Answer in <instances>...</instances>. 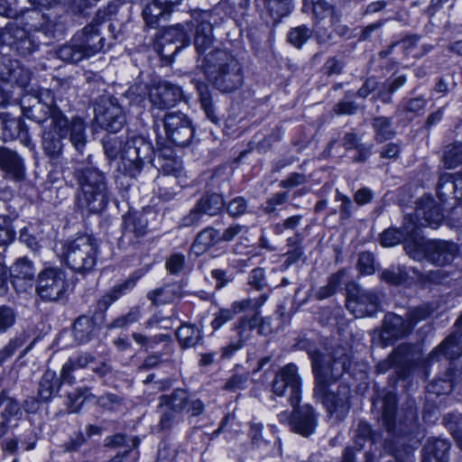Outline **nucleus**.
<instances>
[{
	"label": "nucleus",
	"instance_id": "f257e3e1",
	"mask_svg": "<svg viewBox=\"0 0 462 462\" xmlns=\"http://www.w3.org/2000/svg\"><path fill=\"white\" fill-rule=\"evenodd\" d=\"M314 374L315 398L319 400L330 416L336 415L342 420L350 409V387L339 384L336 392L330 386L338 381L350 366L351 357L347 350L340 346L332 347L327 353L316 349H309Z\"/></svg>",
	"mask_w": 462,
	"mask_h": 462
},
{
	"label": "nucleus",
	"instance_id": "f03ea898",
	"mask_svg": "<svg viewBox=\"0 0 462 462\" xmlns=\"http://www.w3.org/2000/svg\"><path fill=\"white\" fill-rule=\"evenodd\" d=\"M272 391L277 396L290 392L289 402L293 407L291 429L303 437L310 436L316 429L317 420L310 405L299 406L301 392V381L296 365L290 363L277 371L272 383Z\"/></svg>",
	"mask_w": 462,
	"mask_h": 462
},
{
	"label": "nucleus",
	"instance_id": "7ed1b4c3",
	"mask_svg": "<svg viewBox=\"0 0 462 462\" xmlns=\"http://www.w3.org/2000/svg\"><path fill=\"white\" fill-rule=\"evenodd\" d=\"M105 154L115 160L121 154L122 166L125 174L135 178L142 171L145 162H152L154 150L144 137L135 135L125 142L122 136L106 135L103 138Z\"/></svg>",
	"mask_w": 462,
	"mask_h": 462
},
{
	"label": "nucleus",
	"instance_id": "20e7f679",
	"mask_svg": "<svg viewBox=\"0 0 462 462\" xmlns=\"http://www.w3.org/2000/svg\"><path fill=\"white\" fill-rule=\"evenodd\" d=\"M74 176L79 184L76 205L88 213H101L110 200V191L106 174L96 167L76 168Z\"/></svg>",
	"mask_w": 462,
	"mask_h": 462
},
{
	"label": "nucleus",
	"instance_id": "39448f33",
	"mask_svg": "<svg viewBox=\"0 0 462 462\" xmlns=\"http://www.w3.org/2000/svg\"><path fill=\"white\" fill-rule=\"evenodd\" d=\"M216 20V15L210 11L194 10L190 14L189 21L185 24L178 23L169 27L164 33V38L180 42V45L176 47L175 53L190 43L189 32L194 30V46L197 53L202 55L215 43L213 23Z\"/></svg>",
	"mask_w": 462,
	"mask_h": 462
},
{
	"label": "nucleus",
	"instance_id": "423d86ee",
	"mask_svg": "<svg viewBox=\"0 0 462 462\" xmlns=\"http://www.w3.org/2000/svg\"><path fill=\"white\" fill-rule=\"evenodd\" d=\"M201 66L207 79L222 93L234 92L244 83L242 65L222 50L210 51Z\"/></svg>",
	"mask_w": 462,
	"mask_h": 462
},
{
	"label": "nucleus",
	"instance_id": "0eeeda50",
	"mask_svg": "<svg viewBox=\"0 0 462 462\" xmlns=\"http://www.w3.org/2000/svg\"><path fill=\"white\" fill-rule=\"evenodd\" d=\"M103 23L92 22L74 34L72 39L56 50L57 57L70 63H78L103 51L105 37L101 33Z\"/></svg>",
	"mask_w": 462,
	"mask_h": 462
},
{
	"label": "nucleus",
	"instance_id": "6e6552de",
	"mask_svg": "<svg viewBox=\"0 0 462 462\" xmlns=\"http://www.w3.org/2000/svg\"><path fill=\"white\" fill-rule=\"evenodd\" d=\"M58 102L62 99L56 97L50 88H41L34 95H24L21 99L23 115L42 125L48 119L50 125L59 130H63L68 118Z\"/></svg>",
	"mask_w": 462,
	"mask_h": 462
},
{
	"label": "nucleus",
	"instance_id": "1a4fd4ad",
	"mask_svg": "<svg viewBox=\"0 0 462 462\" xmlns=\"http://www.w3.org/2000/svg\"><path fill=\"white\" fill-rule=\"evenodd\" d=\"M99 254L97 240L88 235L68 240L63 245V259L66 265L79 274L91 273Z\"/></svg>",
	"mask_w": 462,
	"mask_h": 462
},
{
	"label": "nucleus",
	"instance_id": "9d476101",
	"mask_svg": "<svg viewBox=\"0 0 462 462\" xmlns=\"http://www.w3.org/2000/svg\"><path fill=\"white\" fill-rule=\"evenodd\" d=\"M458 252L455 243L445 240H428L424 243L409 244L407 254L417 261L427 260L432 264H450Z\"/></svg>",
	"mask_w": 462,
	"mask_h": 462
},
{
	"label": "nucleus",
	"instance_id": "9b49d317",
	"mask_svg": "<svg viewBox=\"0 0 462 462\" xmlns=\"http://www.w3.org/2000/svg\"><path fill=\"white\" fill-rule=\"evenodd\" d=\"M346 309L356 318L373 316L380 310L381 297L374 289H365L355 282H349L346 285Z\"/></svg>",
	"mask_w": 462,
	"mask_h": 462
},
{
	"label": "nucleus",
	"instance_id": "f8f14e48",
	"mask_svg": "<svg viewBox=\"0 0 462 462\" xmlns=\"http://www.w3.org/2000/svg\"><path fill=\"white\" fill-rule=\"evenodd\" d=\"M96 124L114 134L117 133L125 123V116L116 97H103L95 106Z\"/></svg>",
	"mask_w": 462,
	"mask_h": 462
},
{
	"label": "nucleus",
	"instance_id": "ddd939ff",
	"mask_svg": "<svg viewBox=\"0 0 462 462\" xmlns=\"http://www.w3.org/2000/svg\"><path fill=\"white\" fill-rule=\"evenodd\" d=\"M166 138L177 146L188 145L193 138L190 119L180 111L167 112L162 119Z\"/></svg>",
	"mask_w": 462,
	"mask_h": 462
},
{
	"label": "nucleus",
	"instance_id": "4468645a",
	"mask_svg": "<svg viewBox=\"0 0 462 462\" xmlns=\"http://www.w3.org/2000/svg\"><path fill=\"white\" fill-rule=\"evenodd\" d=\"M65 273L59 268H46L39 273L37 293L43 300L61 299L68 289Z\"/></svg>",
	"mask_w": 462,
	"mask_h": 462
},
{
	"label": "nucleus",
	"instance_id": "2eb2a0df",
	"mask_svg": "<svg viewBox=\"0 0 462 462\" xmlns=\"http://www.w3.org/2000/svg\"><path fill=\"white\" fill-rule=\"evenodd\" d=\"M0 42L21 56L30 55L39 47L34 37L16 23H8L5 25L0 32Z\"/></svg>",
	"mask_w": 462,
	"mask_h": 462
},
{
	"label": "nucleus",
	"instance_id": "dca6fc26",
	"mask_svg": "<svg viewBox=\"0 0 462 462\" xmlns=\"http://www.w3.org/2000/svg\"><path fill=\"white\" fill-rule=\"evenodd\" d=\"M394 357L395 370L400 379H405L415 367L421 365L428 374V367L431 363H425L426 359L421 358V354L414 345L402 344L393 351Z\"/></svg>",
	"mask_w": 462,
	"mask_h": 462
},
{
	"label": "nucleus",
	"instance_id": "f3484780",
	"mask_svg": "<svg viewBox=\"0 0 462 462\" xmlns=\"http://www.w3.org/2000/svg\"><path fill=\"white\" fill-rule=\"evenodd\" d=\"M225 207L224 199L217 193L203 195L180 220L181 226H192L200 222L204 215L214 217L218 215Z\"/></svg>",
	"mask_w": 462,
	"mask_h": 462
},
{
	"label": "nucleus",
	"instance_id": "a211bd4d",
	"mask_svg": "<svg viewBox=\"0 0 462 462\" xmlns=\"http://www.w3.org/2000/svg\"><path fill=\"white\" fill-rule=\"evenodd\" d=\"M380 439V435L375 431H373L371 426L367 422L359 421L356 428L354 430V447H348L345 449L342 462H355L354 448L360 450L366 440L369 441L371 445H374L379 442ZM364 456V462H376V455L373 451H365Z\"/></svg>",
	"mask_w": 462,
	"mask_h": 462
},
{
	"label": "nucleus",
	"instance_id": "6ab92c4d",
	"mask_svg": "<svg viewBox=\"0 0 462 462\" xmlns=\"http://www.w3.org/2000/svg\"><path fill=\"white\" fill-rule=\"evenodd\" d=\"M182 97L183 92L180 87L166 80L153 85L149 93L152 107L159 110L176 106Z\"/></svg>",
	"mask_w": 462,
	"mask_h": 462
},
{
	"label": "nucleus",
	"instance_id": "aec40b11",
	"mask_svg": "<svg viewBox=\"0 0 462 462\" xmlns=\"http://www.w3.org/2000/svg\"><path fill=\"white\" fill-rule=\"evenodd\" d=\"M68 127L69 118H66L63 130H59L53 127L52 125H49L42 131V146L43 152L54 164L61 162L64 148L63 139L68 134Z\"/></svg>",
	"mask_w": 462,
	"mask_h": 462
},
{
	"label": "nucleus",
	"instance_id": "412c9836",
	"mask_svg": "<svg viewBox=\"0 0 462 462\" xmlns=\"http://www.w3.org/2000/svg\"><path fill=\"white\" fill-rule=\"evenodd\" d=\"M382 409V422L386 430L397 436L404 435L410 432L415 426L414 419H411L409 423L399 425L395 422L396 413V397L392 392L387 393L379 400Z\"/></svg>",
	"mask_w": 462,
	"mask_h": 462
},
{
	"label": "nucleus",
	"instance_id": "4be33fe9",
	"mask_svg": "<svg viewBox=\"0 0 462 462\" xmlns=\"http://www.w3.org/2000/svg\"><path fill=\"white\" fill-rule=\"evenodd\" d=\"M31 76L30 70L23 67L17 60L0 54V83H14L24 88L29 84Z\"/></svg>",
	"mask_w": 462,
	"mask_h": 462
},
{
	"label": "nucleus",
	"instance_id": "5701e85b",
	"mask_svg": "<svg viewBox=\"0 0 462 462\" xmlns=\"http://www.w3.org/2000/svg\"><path fill=\"white\" fill-rule=\"evenodd\" d=\"M411 331V324L407 323V320H404L402 317L388 312L383 318L379 337L383 346H386L393 345L395 340L409 335Z\"/></svg>",
	"mask_w": 462,
	"mask_h": 462
},
{
	"label": "nucleus",
	"instance_id": "b1692460",
	"mask_svg": "<svg viewBox=\"0 0 462 462\" xmlns=\"http://www.w3.org/2000/svg\"><path fill=\"white\" fill-rule=\"evenodd\" d=\"M22 416L19 401L8 390L3 389L0 392V439L8 432L11 422L20 420Z\"/></svg>",
	"mask_w": 462,
	"mask_h": 462
},
{
	"label": "nucleus",
	"instance_id": "393cba45",
	"mask_svg": "<svg viewBox=\"0 0 462 462\" xmlns=\"http://www.w3.org/2000/svg\"><path fill=\"white\" fill-rule=\"evenodd\" d=\"M0 170L6 178L14 181H21L25 178L23 159L7 147H0Z\"/></svg>",
	"mask_w": 462,
	"mask_h": 462
},
{
	"label": "nucleus",
	"instance_id": "a878e982",
	"mask_svg": "<svg viewBox=\"0 0 462 462\" xmlns=\"http://www.w3.org/2000/svg\"><path fill=\"white\" fill-rule=\"evenodd\" d=\"M181 0H151L142 12L143 18L149 27L159 26L160 21L165 19Z\"/></svg>",
	"mask_w": 462,
	"mask_h": 462
},
{
	"label": "nucleus",
	"instance_id": "bb28decb",
	"mask_svg": "<svg viewBox=\"0 0 462 462\" xmlns=\"http://www.w3.org/2000/svg\"><path fill=\"white\" fill-rule=\"evenodd\" d=\"M148 219L142 212L128 213L124 217L122 225V239L134 244L139 237L147 233Z\"/></svg>",
	"mask_w": 462,
	"mask_h": 462
},
{
	"label": "nucleus",
	"instance_id": "cd10ccee",
	"mask_svg": "<svg viewBox=\"0 0 462 462\" xmlns=\"http://www.w3.org/2000/svg\"><path fill=\"white\" fill-rule=\"evenodd\" d=\"M415 217L422 226L437 228L443 221L444 215L441 208L431 197L423 198L415 209Z\"/></svg>",
	"mask_w": 462,
	"mask_h": 462
},
{
	"label": "nucleus",
	"instance_id": "c85d7f7f",
	"mask_svg": "<svg viewBox=\"0 0 462 462\" xmlns=\"http://www.w3.org/2000/svg\"><path fill=\"white\" fill-rule=\"evenodd\" d=\"M35 275L32 263L26 257L18 259L11 268L13 286L16 291H25L32 286Z\"/></svg>",
	"mask_w": 462,
	"mask_h": 462
},
{
	"label": "nucleus",
	"instance_id": "c756f323",
	"mask_svg": "<svg viewBox=\"0 0 462 462\" xmlns=\"http://www.w3.org/2000/svg\"><path fill=\"white\" fill-rule=\"evenodd\" d=\"M450 443L443 439H430L422 448V462H448Z\"/></svg>",
	"mask_w": 462,
	"mask_h": 462
},
{
	"label": "nucleus",
	"instance_id": "7c9ffc66",
	"mask_svg": "<svg viewBox=\"0 0 462 462\" xmlns=\"http://www.w3.org/2000/svg\"><path fill=\"white\" fill-rule=\"evenodd\" d=\"M256 5L271 18L273 24L289 15L293 9L292 0H256Z\"/></svg>",
	"mask_w": 462,
	"mask_h": 462
},
{
	"label": "nucleus",
	"instance_id": "2f4dec72",
	"mask_svg": "<svg viewBox=\"0 0 462 462\" xmlns=\"http://www.w3.org/2000/svg\"><path fill=\"white\" fill-rule=\"evenodd\" d=\"M96 356L88 352H82L75 357H70L61 368V379L65 383L74 384L76 379L73 375V372L76 369H84L88 365L94 364Z\"/></svg>",
	"mask_w": 462,
	"mask_h": 462
},
{
	"label": "nucleus",
	"instance_id": "473e14b6",
	"mask_svg": "<svg viewBox=\"0 0 462 462\" xmlns=\"http://www.w3.org/2000/svg\"><path fill=\"white\" fill-rule=\"evenodd\" d=\"M263 321V319L261 318L259 312L253 313L251 316L245 315L239 318L233 327V329L237 334V341L245 345V342L251 338L252 333L256 328H259V333H261Z\"/></svg>",
	"mask_w": 462,
	"mask_h": 462
},
{
	"label": "nucleus",
	"instance_id": "72a5a7b5",
	"mask_svg": "<svg viewBox=\"0 0 462 462\" xmlns=\"http://www.w3.org/2000/svg\"><path fill=\"white\" fill-rule=\"evenodd\" d=\"M176 338L183 349L194 347L203 339L202 328L189 322H182L176 329Z\"/></svg>",
	"mask_w": 462,
	"mask_h": 462
},
{
	"label": "nucleus",
	"instance_id": "f704fd0d",
	"mask_svg": "<svg viewBox=\"0 0 462 462\" xmlns=\"http://www.w3.org/2000/svg\"><path fill=\"white\" fill-rule=\"evenodd\" d=\"M62 383L61 375L57 377L54 371L46 370L39 383V400L42 402L51 401L59 393Z\"/></svg>",
	"mask_w": 462,
	"mask_h": 462
},
{
	"label": "nucleus",
	"instance_id": "c9c22d12",
	"mask_svg": "<svg viewBox=\"0 0 462 462\" xmlns=\"http://www.w3.org/2000/svg\"><path fill=\"white\" fill-rule=\"evenodd\" d=\"M158 159V163L164 173L167 176H178L182 171V162L173 155V151L171 148H163L158 150L157 152L154 151V154L152 156V162Z\"/></svg>",
	"mask_w": 462,
	"mask_h": 462
},
{
	"label": "nucleus",
	"instance_id": "e433bc0d",
	"mask_svg": "<svg viewBox=\"0 0 462 462\" xmlns=\"http://www.w3.org/2000/svg\"><path fill=\"white\" fill-rule=\"evenodd\" d=\"M146 297L152 305L160 306L171 303L175 299L183 297V292L180 284H166L150 291Z\"/></svg>",
	"mask_w": 462,
	"mask_h": 462
},
{
	"label": "nucleus",
	"instance_id": "4c0bfd02",
	"mask_svg": "<svg viewBox=\"0 0 462 462\" xmlns=\"http://www.w3.org/2000/svg\"><path fill=\"white\" fill-rule=\"evenodd\" d=\"M462 176L459 171L457 174L443 172L439 174L437 185V195L440 201L444 202L450 196L462 189Z\"/></svg>",
	"mask_w": 462,
	"mask_h": 462
},
{
	"label": "nucleus",
	"instance_id": "58836bf2",
	"mask_svg": "<svg viewBox=\"0 0 462 462\" xmlns=\"http://www.w3.org/2000/svg\"><path fill=\"white\" fill-rule=\"evenodd\" d=\"M461 356L462 346L457 344L456 340H452L446 344L445 339L429 354L425 363L434 364L436 362H439L441 357H444L447 360H455L459 358Z\"/></svg>",
	"mask_w": 462,
	"mask_h": 462
},
{
	"label": "nucleus",
	"instance_id": "ea45409f",
	"mask_svg": "<svg viewBox=\"0 0 462 462\" xmlns=\"http://www.w3.org/2000/svg\"><path fill=\"white\" fill-rule=\"evenodd\" d=\"M218 242H220L218 230L208 226L198 233L191 248L197 255H200Z\"/></svg>",
	"mask_w": 462,
	"mask_h": 462
},
{
	"label": "nucleus",
	"instance_id": "a19ab883",
	"mask_svg": "<svg viewBox=\"0 0 462 462\" xmlns=\"http://www.w3.org/2000/svg\"><path fill=\"white\" fill-rule=\"evenodd\" d=\"M69 132L70 143L82 154L87 143L86 125L84 120L79 116H73L71 120H69L68 133Z\"/></svg>",
	"mask_w": 462,
	"mask_h": 462
},
{
	"label": "nucleus",
	"instance_id": "79ce46f5",
	"mask_svg": "<svg viewBox=\"0 0 462 462\" xmlns=\"http://www.w3.org/2000/svg\"><path fill=\"white\" fill-rule=\"evenodd\" d=\"M73 336L79 344L89 342L96 336V325L91 317L82 315L73 324Z\"/></svg>",
	"mask_w": 462,
	"mask_h": 462
},
{
	"label": "nucleus",
	"instance_id": "37998d69",
	"mask_svg": "<svg viewBox=\"0 0 462 462\" xmlns=\"http://www.w3.org/2000/svg\"><path fill=\"white\" fill-rule=\"evenodd\" d=\"M135 280L129 278L124 282L114 286L109 291L103 295L97 301V309L106 311L109 306L116 301L121 296L127 293L135 286Z\"/></svg>",
	"mask_w": 462,
	"mask_h": 462
},
{
	"label": "nucleus",
	"instance_id": "c03bdc74",
	"mask_svg": "<svg viewBox=\"0 0 462 462\" xmlns=\"http://www.w3.org/2000/svg\"><path fill=\"white\" fill-rule=\"evenodd\" d=\"M420 226V222L418 221V218L415 217V213L413 215L409 214L404 217L402 226L399 229L403 232L404 250L406 253L407 245H409V244L425 242L424 238L419 234Z\"/></svg>",
	"mask_w": 462,
	"mask_h": 462
},
{
	"label": "nucleus",
	"instance_id": "a18cd8bd",
	"mask_svg": "<svg viewBox=\"0 0 462 462\" xmlns=\"http://www.w3.org/2000/svg\"><path fill=\"white\" fill-rule=\"evenodd\" d=\"M189 393L183 389H176L170 394H162L159 398L161 406H166L175 412L182 413L188 407Z\"/></svg>",
	"mask_w": 462,
	"mask_h": 462
},
{
	"label": "nucleus",
	"instance_id": "49530a36",
	"mask_svg": "<svg viewBox=\"0 0 462 462\" xmlns=\"http://www.w3.org/2000/svg\"><path fill=\"white\" fill-rule=\"evenodd\" d=\"M371 126L374 133V140L378 143L391 140L396 134L391 117L383 116H375L371 121Z\"/></svg>",
	"mask_w": 462,
	"mask_h": 462
},
{
	"label": "nucleus",
	"instance_id": "de8ad7c7",
	"mask_svg": "<svg viewBox=\"0 0 462 462\" xmlns=\"http://www.w3.org/2000/svg\"><path fill=\"white\" fill-rule=\"evenodd\" d=\"M22 122L6 114H0V138L4 142L13 141L20 136Z\"/></svg>",
	"mask_w": 462,
	"mask_h": 462
},
{
	"label": "nucleus",
	"instance_id": "09e8293b",
	"mask_svg": "<svg viewBox=\"0 0 462 462\" xmlns=\"http://www.w3.org/2000/svg\"><path fill=\"white\" fill-rule=\"evenodd\" d=\"M196 89L199 93V101L201 107L206 115V116L214 124H217L219 122L218 116L215 113L211 94L208 88V86L201 82L199 80L193 81Z\"/></svg>",
	"mask_w": 462,
	"mask_h": 462
},
{
	"label": "nucleus",
	"instance_id": "8fccbe9b",
	"mask_svg": "<svg viewBox=\"0 0 462 462\" xmlns=\"http://www.w3.org/2000/svg\"><path fill=\"white\" fill-rule=\"evenodd\" d=\"M139 445L137 438H127L125 434H115L108 436L104 439V446L109 448H125V450L132 452Z\"/></svg>",
	"mask_w": 462,
	"mask_h": 462
},
{
	"label": "nucleus",
	"instance_id": "3c124183",
	"mask_svg": "<svg viewBox=\"0 0 462 462\" xmlns=\"http://www.w3.org/2000/svg\"><path fill=\"white\" fill-rule=\"evenodd\" d=\"M443 162L446 168L451 169L462 163V143L454 142L447 145L443 152Z\"/></svg>",
	"mask_w": 462,
	"mask_h": 462
},
{
	"label": "nucleus",
	"instance_id": "603ef678",
	"mask_svg": "<svg viewBox=\"0 0 462 462\" xmlns=\"http://www.w3.org/2000/svg\"><path fill=\"white\" fill-rule=\"evenodd\" d=\"M408 273L404 267L392 266L381 273V279L392 285H399L408 279Z\"/></svg>",
	"mask_w": 462,
	"mask_h": 462
},
{
	"label": "nucleus",
	"instance_id": "864d4df0",
	"mask_svg": "<svg viewBox=\"0 0 462 462\" xmlns=\"http://www.w3.org/2000/svg\"><path fill=\"white\" fill-rule=\"evenodd\" d=\"M15 237L13 218L7 215H0V246L11 244Z\"/></svg>",
	"mask_w": 462,
	"mask_h": 462
},
{
	"label": "nucleus",
	"instance_id": "5fc2aeb1",
	"mask_svg": "<svg viewBox=\"0 0 462 462\" xmlns=\"http://www.w3.org/2000/svg\"><path fill=\"white\" fill-rule=\"evenodd\" d=\"M312 31L306 25L297 26L291 28L288 32V42L295 46L300 48L311 36Z\"/></svg>",
	"mask_w": 462,
	"mask_h": 462
},
{
	"label": "nucleus",
	"instance_id": "6e6d98bb",
	"mask_svg": "<svg viewBox=\"0 0 462 462\" xmlns=\"http://www.w3.org/2000/svg\"><path fill=\"white\" fill-rule=\"evenodd\" d=\"M141 318L140 309L137 307L131 308L130 310L123 316H120L115 319L111 323H109L106 328L108 329L113 328H123L129 325H132L137 322Z\"/></svg>",
	"mask_w": 462,
	"mask_h": 462
},
{
	"label": "nucleus",
	"instance_id": "4d7b16f0",
	"mask_svg": "<svg viewBox=\"0 0 462 462\" xmlns=\"http://www.w3.org/2000/svg\"><path fill=\"white\" fill-rule=\"evenodd\" d=\"M158 408L161 412V419L159 422V427L162 430H167L173 427L176 424L180 417V413L175 412L174 411L168 409L166 406H161L159 402Z\"/></svg>",
	"mask_w": 462,
	"mask_h": 462
},
{
	"label": "nucleus",
	"instance_id": "13d9d810",
	"mask_svg": "<svg viewBox=\"0 0 462 462\" xmlns=\"http://www.w3.org/2000/svg\"><path fill=\"white\" fill-rule=\"evenodd\" d=\"M443 421L447 429L456 439L462 436V413L452 412L444 416Z\"/></svg>",
	"mask_w": 462,
	"mask_h": 462
},
{
	"label": "nucleus",
	"instance_id": "bf43d9fd",
	"mask_svg": "<svg viewBox=\"0 0 462 462\" xmlns=\"http://www.w3.org/2000/svg\"><path fill=\"white\" fill-rule=\"evenodd\" d=\"M29 17L36 19L38 17H41L42 20V23L38 24H32L31 27L33 28L35 31H42L46 35L53 36L56 29V23H54L52 21H51L47 16L41 14V13L37 10H32L28 12Z\"/></svg>",
	"mask_w": 462,
	"mask_h": 462
},
{
	"label": "nucleus",
	"instance_id": "052dcab7",
	"mask_svg": "<svg viewBox=\"0 0 462 462\" xmlns=\"http://www.w3.org/2000/svg\"><path fill=\"white\" fill-rule=\"evenodd\" d=\"M97 398L96 395L89 393V389L88 387H79L75 389L73 392L69 393L68 394V400L70 402V405L69 406V412H78L80 405L75 406L74 404L79 400H88V399H95Z\"/></svg>",
	"mask_w": 462,
	"mask_h": 462
},
{
	"label": "nucleus",
	"instance_id": "680f3d73",
	"mask_svg": "<svg viewBox=\"0 0 462 462\" xmlns=\"http://www.w3.org/2000/svg\"><path fill=\"white\" fill-rule=\"evenodd\" d=\"M16 321L15 310L5 305L0 306V334L5 333Z\"/></svg>",
	"mask_w": 462,
	"mask_h": 462
},
{
	"label": "nucleus",
	"instance_id": "e2e57ef3",
	"mask_svg": "<svg viewBox=\"0 0 462 462\" xmlns=\"http://www.w3.org/2000/svg\"><path fill=\"white\" fill-rule=\"evenodd\" d=\"M314 14V16L319 19L320 22L321 20L330 17L329 23L332 24L334 22L337 21V18L334 14V6L328 4L327 1L322 0L317 5H313V7L310 9Z\"/></svg>",
	"mask_w": 462,
	"mask_h": 462
},
{
	"label": "nucleus",
	"instance_id": "0e129e2a",
	"mask_svg": "<svg viewBox=\"0 0 462 462\" xmlns=\"http://www.w3.org/2000/svg\"><path fill=\"white\" fill-rule=\"evenodd\" d=\"M452 389L453 384L449 374H446L444 379H438L430 382L427 386V391L436 395L448 393Z\"/></svg>",
	"mask_w": 462,
	"mask_h": 462
},
{
	"label": "nucleus",
	"instance_id": "69168bd1",
	"mask_svg": "<svg viewBox=\"0 0 462 462\" xmlns=\"http://www.w3.org/2000/svg\"><path fill=\"white\" fill-rule=\"evenodd\" d=\"M404 242L403 232L399 228L385 229L381 235V245L385 247Z\"/></svg>",
	"mask_w": 462,
	"mask_h": 462
},
{
	"label": "nucleus",
	"instance_id": "338daca9",
	"mask_svg": "<svg viewBox=\"0 0 462 462\" xmlns=\"http://www.w3.org/2000/svg\"><path fill=\"white\" fill-rule=\"evenodd\" d=\"M226 206L227 214L232 217H238L244 215L247 209V201L243 197H236L231 199Z\"/></svg>",
	"mask_w": 462,
	"mask_h": 462
},
{
	"label": "nucleus",
	"instance_id": "774afa93",
	"mask_svg": "<svg viewBox=\"0 0 462 462\" xmlns=\"http://www.w3.org/2000/svg\"><path fill=\"white\" fill-rule=\"evenodd\" d=\"M249 380V374H236L227 379L224 385V389L228 392H236L243 390L246 387V383Z\"/></svg>",
	"mask_w": 462,
	"mask_h": 462
}]
</instances>
